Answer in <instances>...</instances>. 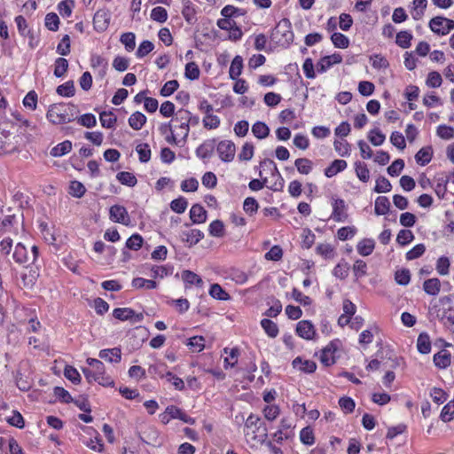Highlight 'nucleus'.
Listing matches in <instances>:
<instances>
[{
  "label": "nucleus",
  "instance_id": "f257e3e1",
  "mask_svg": "<svg viewBox=\"0 0 454 454\" xmlns=\"http://www.w3.org/2000/svg\"><path fill=\"white\" fill-rule=\"evenodd\" d=\"M77 107L73 104L51 105L46 117L53 124L69 123L77 119Z\"/></svg>",
  "mask_w": 454,
  "mask_h": 454
},
{
  "label": "nucleus",
  "instance_id": "f03ea898",
  "mask_svg": "<svg viewBox=\"0 0 454 454\" xmlns=\"http://www.w3.org/2000/svg\"><path fill=\"white\" fill-rule=\"evenodd\" d=\"M272 38L279 45H289L294 41V33L288 19L281 20L272 31Z\"/></svg>",
  "mask_w": 454,
  "mask_h": 454
},
{
  "label": "nucleus",
  "instance_id": "7ed1b4c3",
  "mask_svg": "<svg viewBox=\"0 0 454 454\" xmlns=\"http://www.w3.org/2000/svg\"><path fill=\"white\" fill-rule=\"evenodd\" d=\"M38 255V248L36 246L31 247V253L28 254L26 247L18 243L15 247L12 257L14 261L20 264L34 263Z\"/></svg>",
  "mask_w": 454,
  "mask_h": 454
},
{
  "label": "nucleus",
  "instance_id": "20e7f679",
  "mask_svg": "<svg viewBox=\"0 0 454 454\" xmlns=\"http://www.w3.org/2000/svg\"><path fill=\"white\" fill-rule=\"evenodd\" d=\"M428 25L430 29L439 35H446L454 29V20L442 16L431 19Z\"/></svg>",
  "mask_w": 454,
  "mask_h": 454
},
{
  "label": "nucleus",
  "instance_id": "39448f33",
  "mask_svg": "<svg viewBox=\"0 0 454 454\" xmlns=\"http://www.w3.org/2000/svg\"><path fill=\"white\" fill-rule=\"evenodd\" d=\"M87 363L90 366L92 367L96 377L99 378L98 384L104 387L114 385V380L109 376L106 375L105 365L100 360L95 358H88Z\"/></svg>",
  "mask_w": 454,
  "mask_h": 454
},
{
  "label": "nucleus",
  "instance_id": "423d86ee",
  "mask_svg": "<svg viewBox=\"0 0 454 454\" xmlns=\"http://www.w3.org/2000/svg\"><path fill=\"white\" fill-rule=\"evenodd\" d=\"M216 151L223 162H231L234 160L236 146L231 140H222L217 144Z\"/></svg>",
  "mask_w": 454,
  "mask_h": 454
},
{
  "label": "nucleus",
  "instance_id": "0eeeda50",
  "mask_svg": "<svg viewBox=\"0 0 454 454\" xmlns=\"http://www.w3.org/2000/svg\"><path fill=\"white\" fill-rule=\"evenodd\" d=\"M245 435L247 437V441L248 442H253V445L257 443L266 444L269 441L267 427H247Z\"/></svg>",
  "mask_w": 454,
  "mask_h": 454
},
{
  "label": "nucleus",
  "instance_id": "6e6552de",
  "mask_svg": "<svg viewBox=\"0 0 454 454\" xmlns=\"http://www.w3.org/2000/svg\"><path fill=\"white\" fill-rule=\"evenodd\" d=\"M191 119V112L188 110L181 109L177 112L176 116L173 119V121L178 122V129L180 132L178 136H181L185 139L189 135V120Z\"/></svg>",
  "mask_w": 454,
  "mask_h": 454
},
{
  "label": "nucleus",
  "instance_id": "1a4fd4ad",
  "mask_svg": "<svg viewBox=\"0 0 454 454\" xmlns=\"http://www.w3.org/2000/svg\"><path fill=\"white\" fill-rule=\"evenodd\" d=\"M110 219L114 223H119L129 226L130 224V217L127 209L121 205H114L109 210Z\"/></svg>",
  "mask_w": 454,
  "mask_h": 454
},
{
  "label": "nucleus",
  "instance_id": "9d476101",
  "mask_svg": "<svg viewBox=\"0 0 454 454\" xmlns=\"http://www.w3.org/2000/svg\"><path fill=\"white\" fill-rule=\"evenodd\" d=\"M331 218L335 222H345L348 219L347 205L342 199H333Z\"/></svg>",
  "mask_w": 454,
  "mask_h": 454
},
{
  "label": "nucleus",
  "instance_id": "9b49d317",
  "mask_svg": "<svg viewBox=\"0 0 454 454\" xmlns=\"http://www.w3.org/2000/svg\"><path fill=\"white\" fill-rule=\"evenodd\" d=\"M110 22V14L108 11L106 10H98L96 12L93 17V25L94 28L98 32L105 31L109 25Z\"/></svg>",
  "mask_w": 454,
  "mask_h": 454
},
{
  "label": "nucleus",
  "instance_id": "f8f14e48",
  "mask_svg": "<svg viewBox=\"0 0 454 454\" xmlns=\"http://www.w3.org/2000/svg\"><path fill=\"white\" fill-rule=\"evenodd\" d=\"M296 333L305 340H312L316 334V330L310 321L301 320L297 324Z\"/></svg>",
  "mask_w": 454,
  "mask_h": 454
},
{
  "label": "nucleus",
  "instance_id": "ddd939ff",
  "mask_svg": "<svg viewBox=\"0 0 454 454\" xmlns=\"http://www.w3.org/2000/svg\"><path fill=\"white\" fill-rule=\"evenodd\" d=\"M342 61V57L339 53L323 57L317 64V68L319 73L325 72L334 64H339Z\"/></svg>",
  "mask_w": 454,
  "mask_h": 454
},
{
  "label": "nucleus",
  "instance_id": "4468645a",
  "mask_svg": "<svg viewBox=\"0 0 454 454\" xmlns=\"http://www.w3.org/2000/svg\"><path fill=\"white\" fill-rule=\"evenodd\" d=\"M293 367L305 373H312L317 369V364L312 360H302L301 356L294 359Z\"/></svg>",
  "mask_w": 454,
  "mask_h": 454
},
{
  "label": "nucleus",
  "instance_id": "2eb2a0df",
  "mask_svg": "<svg viewBox=\"0 0 454 454\" xmlns=\"http://www.w3.org/2000/svg\"><path fill=\"white\" fill-rule=\"evenodd\" d=\"M337 350V347L333 342H330L325 348L322 350V354L320 356L321 363L325 366H330L335 363L334 353Z\"/></svg>",
  "mask_w": 454,
  "mask_h": 454
},
{
  "label": "nucleus",
  "instance_id": "dca6fc26",
  "mask_svg": "<svg viewBox=\"0 0 454 454\" xmlns=\"http://www.w3.org/2000/svg\"><path fill=\"white\" fill-rule=\"evenodd\" d=\"M203 238H204L203 232L197 229H193L189 231H183L181 234L182 241L188 243L189 247L196 245Z\"/></svg>",
  "mask_w": 454,
  "mask_h": 454
},
{
  "label": "nucleus",
  "instance_id": "f3484780",
  "mask_svg": "<svg viewBox=\"0 0 454 454\" xmlns=\"http://www.w3.org/2000/svg\"><path fill=\"white\" fill-rule=\"evenodd\" d=\"M215 148V139L205 141L196 150V154L201 159H207L212 155Z\"/></svg>",
  "mask_w": 454,
  "mask_h": 454
},
{
  "label": "nucleus",
  "instance_id": "a211bd4d",
  "mask_svg": "<svg viewBox=\"0 0 454 454\" xmlns=\"http://www.w3.org/2000/svg\"><path fill=\"white\" fill-rule=\"evenodd\" d=\"M98 356L110 363H119L121 358V352L118 348L102 349L100 350Z\"/></svg>",
  "mask_w": 454,
  "mask_h": 454
},
{
  "label": "nucleus",
  "instance_id": "6ab92c4d",
  "mask_svg": "<svg viewBox=\"0 0 454 454\" xmlns=\"http://www.w3.org/2000/svg\"><path fill=\"white\" fill-rule=\"evenodd\" d=\"M190 218L193 223H202L207 220V211L199 204H195L190 210Z\"/></svg>",
  "mask_w": 454,
  "mask_h": 454
},
{
  "label": "nucleus",
  "instance_id": "aec40b11",
  "mask_svg": "<svg viewBox=\"0 0 454 454\" xmlns=\"http://www.w3.org/2000/svg\"><path fill=\"white\" fill-rule=\"evenodd\" d=\"M168 414L172 419H178L183 423L194 424L195 420L175 405L168 406Z\"/></svg>",
  "mask_w": 454,
  "mask_h": 454
},
{
  "label": "nucleus",
  "instance_id": "412c9836",
  "mask_svg": "<svg viewBox=\"0 0 454 454\" xmlns=\"http://www.w3.org/2000/svg\"><path fill=\"white\" fill-rule=\"evenodd\" d=\"M434 363L441 369L447 368L451 363V356L449 351L443 349L434 356Z\"/></svg>",
  "mask_w": 454,
  "mask_h": 454
},
{
  "label": "nucleus",
  "instance_id": "4be33fe9",
  "mask_svg": "<svg viewBox=\"0 0 454 454\" xmlns=\"http://www.w3.org/2000/svg\"><path fill=\"white\" fill-rule=\"evenodd\" d=\"M182 14L189 24H193L197 20L196 11L190 0L183 1Z\"/></svg>",
  "mask_w": 454,
  "mask_h": 454
},
{
  "label": "nucleus",
  "instance_id": "5701e85b",
  "mask_svg": "<svg viewBox=\"0 0 454 454\" xmlns=\"http://www.w3.org/2000/svg\"><path fill=\"white\" fill-rule=\"evenodd\" d=\"M128 122L134 130H140L146 122V116L137 111L129 116Z\"/></svg>",
  "mask_w": 454,
  "mask_h": 454
},
{
  "label": "nucleus",
  "instance_id": "b1692460",
  "mask_svg": "<svg viewBox=\"0 0 454 454\" xmlns=\"http://www.w3.org/2000/svg\"><path fill=\"white\" fill-rule=\"evenodd\" d=\"M433 157V149L431 146L421 148L415 155L416 162L420 166L428 164Z\"/></svg>",
  "mask_w": 454,
  "mask_h": 454
},
{
  "label": "nucleus",
  "instance_id": "393cba45",
  "mask_svg": "<svg viewBox=\"0 0 454 454\" xmlns=\"http://www.w3.org/2000/svg\"><path fill=\"white\" fill-rule=\"evenodd\" d=\"M423 289L427 294L435 296L440 293L441 281L437 278L427 279L423 283Z\"/></svg>",
  "mask_w": 454,
  "mask_h": 454
},
{
  "label": "nucleus",
  "instance_id": "a878e982",
  "mask_svg": "<svg viewBox=\"0 0 454 454\" xmlns=\"http://www.w3.org/2000/svg\"><path fill=\"white\" fill-rule=\"evenodd\" d=\"M347 161L344 160H334L330 166L325 169V175L327 177H333L339 172L344 170L347 168Z\"/></svg>",
  "mask_w": 454,
  "mask_h": 454
},
{
  "label": "nucleus",
  "instance_id": "bb28decb",
  "mask_svg": "<svg viewBox=\"0 0 454 454\" xmlns=\"http://www.w3.org/2000/svg\"><path fill=\"white\" fill-rule=\"evenodd\" d=\"M390 201L386 196H379L375 200L374 212L377 215H383L389 212Z\"/></svg>",
  "mask_w": 454,
  "mask_h": 454
},
{
  "label": "nucleus",
  "instance_id": "cd10ccee",
  "mask_svg": "<svg viewBox=\"0 0 454 454\" xmlns=\"http://www.w3.org/2000/svg\"><path fill=\"white\" fill-rule=\"evenodd\" d=\"M417 348L421 354H428L431 350V340L429 335L426 333H421L417 340Z\"/></svg>",
  "mask_w": 454,
  "mask_h": 454
},
{
  "label": "nucleus",
  "instance_id": "c85d7f7f",
  "mask_svg": "<svg viewBox=\"0 0 454 454\" xmlns=\"http://www.w3.org/2000/svg\"><path fill=\"white\" fill-rule=\"evenodd\" d=\"M243 68V59L240 56H236L231 64L229 74L232 80L238 79V77L241 74Z\"/></svg>",
  "mask_w": 454,
  "mask_h": 454
},
{
  "label": "nucleus",
  "instance_id": "c756f323",
  "mask_svg": "<svg viewBox=\"0 0 454 454\" xmlns=\"http://www.w3.org/2000/svg\"><path fill=\"white\" fill-rule=\"evenodd\" d=\"M72 150V142L65 140L62 143L58 144L51 150V155L53 157H60L68 153Z\"/></svg>",
  "mask_w": 454,
  "mask_h": 454
},
{
  "label": "nucleus",
  "instance_id": "7c9ffc66",
  "mask_svg": "<svg viewBox=\"0 0 454 454\" xmlns=\"http://www.w3.org/2000/svg\"><path fill=\"white\" fill-rule=\"evenodd\" d=\"M374 246L373 239H364L357 245V252L363 256L370 255L373 252Z\"/></svg>",
  "mask_w": 454,
  "mask_h": 454
},
{
  "label": "nucleus",
  "instance_id": "2f4dec72",
  "mask_svg": "<svg viewBox=\"0 0 454 454\" xmlns=\"http://www.w3.org/2000/svg\"><path fill=\"white\" fill-rule=\"evenodd\" d=\"M113 316L121 321L132 320L135 311L130 308H117L114 309Z\"/></svg>",
  "mask_w": 454,
  "mask_h": 454
},
{
  "label": "nucleus",
  "instance_id": "473e14b6",
  "mask_svg": "<svg viewBox=\"0 0 454 454\" xmlns=\"http://www.w3.org/2000/svg\"><path fill=\"white\" fill-rule=\"evenodd\" d=\"M56 92L62 97L70 98L75 93L74 81H67L57 87Z\"/></svg>",
  "mask_w": 454,
  "mask_h": 454
},
{
  "label": "nucleus",
  "instance_id": "72a5a7b5",
  "mask_svg": "<svg viewBox=\"0 0 454 454\" xmlns=\"http://www.w3.org/2000/svg\"><path fill=\"white\" fill-rule=\"evenodd\" d=\"M252 132L257 138L263 139L269 136L270 129L264 122L256 121L252 126Z\"/></svg>",
  "mask_w": 454,
  "mask_h": 454
},
{
  "label": "nucleus",
  "instance_id": "f704fd0d",
  "mask_svg": "<svg viewBox=\"0 0 454 454\" xmlns=\"http://www.w3.org/2000/svg\"><path fill=\"white\" fill-rule=\"evenodd\" d=\"M116 178L121 184L128 185L129 187H134L137 183V177L130 172H119Z\"/></svg>",
  "mask_w": 454,
  "mask_h": 454
},
{
  "label": "nucleus",
  "instance_id": "c9c22d12",
  "mask_svg": "<svg viewBox=\"0 0 454 454\" xmlns=\"http://www.w3.org/2000/svg\"><path fill=\"white\" fill-rule=\"evenodd\" d=\"M261 325L269 337L275 338L278 334V327L272 320L264 318L261 321Z\"/></svg>",
  "mask_w": 454,
  "mask_h": 454
},
{
  "label": "nucleus",
  "instance_id": "e433bc0d",
  "mask_svg": "<svg viewBox=\"0 0 454 454\" xmlns=\"http://www.w3.org/2000/svg\"><path fill=\"white\" fill-rule=\"evenodd\" d=\"M11 414H5L1 421L7 422L10 426H24V419L19 411H12Z\"/></svg>",
  "mask_w": 454,
  "mask_h": 454
},
{
  "label": "nucleus",
  "instance_id": "4c0bfd02",
  "mask_svg": "<svg viewBox=\"0 0 454 454\" xmlns=\"http://www.w3.org/2000/svg\"><path fill=\"white\" fill-rule=\"evenodd\" d=\"M11 414H5L1 421L7 422L10 426H24V419L19 411H12Z\"/></svg>",
  "mask_w": 454,
  "mask_h": 454
},
{
  "label": "nucleus",
  "instance_id": "58836bf2",
  "mask_svg": "<svg viewBox=\"0 0 454 454\" xmlns=\"http://www.w3.org/2000/svg\"><path fill=\"white\" fill-rule=\"evenodd\" d=\"M68 69V61L64 58H58L54 63V75L58 78L63 77Z\"/></svg>",
  "mask_w": 454,
  "mask_h": 454
},
{
  "label": "nucleus",
  "instance_id": "ea45409f",
  "mask_svg": "<svg viewBox=\"0 0 454 454\" xmlns=\"http://www.w3.org/2000/svg\"><path fill=\"white\" fill-rule=\"evenodd\" d=\"M412 35L408 31H401L396 35V44L403 48L407 49L411 46Z\"/></svg>",
  "mask_w": 454,
  "mask_h": 454
},
{
  "label": "nucleus",
  "instance_id": "a19ab883",
  "mask_svg": "<svg viewBox=\"0 0 454 454\" xmlns=\"http://www.w3.org/2000/svg\"><path fill=\"white\" fill-rule=\"evenodd\" d=\"M209 294L217 300L227 301L230 299L228 293L219 284H213L210 286Z\"/></svg>",
  "mask_w": 454,
  "mask_h": 454
},
{
  "label": "nucleus",
  "instance_id": "79ce46f5",
  "mask_svg": "<svg viewBox=\"0 0 454 454\" xmlns=\"http://www.w3.org/2000/svg\"><path fill=\"white\" fill-rule=\"evenodd\" d=\"M299 173L308 175L312 170L313 163L307 158H299L294 162Z\"/></svg>",
  "mask_w": 454,
  "mask_h": 454
},
{
  "label": "nucleus",
  "instance_id": "37998d69",
  "mask_svg": "<svg viewBox=\"0 0 454 454\" xmlns=\"http://www.w3.org/2000/svg\"><path fill=\"white\" fill-rule=\"evenodd\" d=\"M182 278L185 283L190 285L201 286L203 284L201 278L191 270H184L182 273Z\"/></svg>",
  "mask_w": 454,
  "mask_h": 454
},
{
  "label": "nucleus",
  "instance_id": "c03bdc74",
  "mask_svg": "<svg viewBox=\"0 0 454 454\" xmlns=\"http://www.w3.org/2000/svg\"><path fill=\"white\" fill-rule=\"evenodd\" d=\"M413 12L412 17L414 20H418L422 18L424 15V12L427 6V0H414L413 1Z\"/></svg>",
  "mask_w": 454,
  "mask_h": 454
},
{
  "label": "nucleus",
  "instance_id": "a18cd8bd",
  "mask_svg": "<svg viewBox=\"0 0 454 454\" xmlns=\"http://www.w3.org/2000/svg\"><path fill=\"white\" fill-rule=\"evenodd\" d=\"M101 125L105 128L111 129L117 121L116 116L112 112H102L99 114Z\"/></svg>",
  "mask_w": 454,
  "mask_h": 454
},
{
  "label": "nucleus",
  "instance_id": "49530a36",
  "mask_svg": "<svg viewBox=\"0 0 454 454\" xmlns=\"http://www.w3.org/2000/svg\"><path fill=\"white\" fill-rule=\"evenodd\" d=\"M247 13L244 9L234 7L233 5H226L221 11V15L225 18H232L243 16Z\"/></svg>",
  "mask_w": 454,
  "mask_h": 454
},
{
  "label": "nucleus",
  "instance_id": "de8ad7c7",
  "mask_svg": "<svg viewBox=\"0 0 454 454\" xmlns=\"http://www.w3.org/2000/svg\"><path fill=\"white\" fill-rule=\"evenodd\" d=\"M331 40L334 46L337 48L346 49L349 45L348 38L341 33H333L331 36Z\"/></svg>",
  "mask_w": 454,
  "mask_h": 454
},
{
  "label": "nucleus",
  "instance_id": "09e8293b",
  "mask_svg": "<svg viewBox=\"0 0 454 454\" xmlns=\"http://www.w3.org/2000/svg\"><path fill=\"white\" fill-rule=\"evenodd\" d=\"M370 60L372 62V67L378 70L387 69L389 67L387 59L380 54L371 56Z\"/></svg>",
  "mask_w": 454,
  "mask_h": 454
},
{
  "label": "nucleus",
  "instance_id": "8fccbe9b",
  "mask_svg": "<svg viewBox=\"0 0 454 454\" xmlns=\"http://www.w3.org/2000/svg\"><path fill=\"white\" fill-rule=\"evenodd\" d=\"M209 234L213 237L221 238L224 235V225L220 220H215L209 224Z\"/></svg>",
  "mask_w": 454,
  "mask_h": 454
},
{
  "label": "nucleus",
  "instance_id": "3c124183",
  "mask_svg": "<svg viewBox=\"0 0 454 454\" xmlns=\"http://www.w3.org/2000/svg\"><path fill=\"white\" fill-rule=\"evenodd\" d=\"M132 286L137 289L146 288L154 289L157 286V283L154 280L145 279L143 278H135L132 280Z\"/></svg>",
  "mask_w": 454,
  "mask_h": 454
},
{
  "label": "nucleus",
  "instance_id": "603ef678",
  "mask_svg": "<svg viewBox=\"0 0 454 454\" xmlns=\"http://www.w3.org/2000/svg\"><path fill=\"white\" fill-rule=\"evenodd\" d=\"M74 5V0H63L58 4V11L62 17H70Z\"/></svg>",
  "mask_w": 454,
  "mask_h": 454
},
{
  "label": "nucleus",
  "instance_id": "864d4df0",
  "mask_svg": "<svg viewBox=\"0 0 454 454\" xmlns=\"http://www.w3.org/2000/svg\"><path fill=\"white\" fill-rule=\"evenodd\" d=\"M200 68L195 62H189L185 65L184 75L189 80H197L200 77Z\"/></svg>",
  "mask_w": 454,
  "mask_h": 454
},
{
  "label": "nucleus",
  "instance_id": "5fc2aeb1",
  "mask_svg": "<svg viewBox=\"0 0 454 454\" xmlns=\"http://www.w3.org/2000/svg\"><path fill=\"white\" fill-rule=\"evenodd\" d=\"M253 156H254V145H253V144H251L249 142H246L243 145L242 149L238 155L239 160L241 161H247V160H250L253 158Z\"/></svg>",
  "mask_w": 454,
  "mask_h": 454
},
{
  "label": "nucleus",
  "instance_id": "6e6d98bb",
  "mask_svg": "<svg viewBox=\"0 0 454 454\" xmlns=\"http://www.w3.org/2000/svg\"><path fill=\"white\" fill-rule=\"evenodd\" d=\"M141 162H148L151 159V149L148 144H139L136 147Z\"/></svg>",
  "mask_w": 454,
  "mask_h": 454
},
{
  "label": "nucleus",
  "instance_id": "4d7b16f0",
  "mask_svg": "<svg viewBox=\"0 0 454 454\" xmlns=\"http://www.w3.org/2000/svg\"><path fill=\"white\" fill-rule=\"evenodd\" d=\"M356 174L362 182H367L370 178V171L365 163L357 161L355 164Z\"/></svg>",
  "mask_w": 454,
  "mask_h": 454
},
{
  "label": "nucleus",
  "instance_id": "13d9d810",
  "mask_svg": "<svg viewBox=\"0 0 454 454\" xmlns=\"http://www.w3.org/2000/svg\"><path fill=\"white\" fill-rule=\"evenodd\" d=\"M301 442L305 445H312L315 442L314 433L312 427H302L300 432Z\"/></svg>",
  "mask_w": 454,
  "mask_h": 454
},
{
  "label": "nucleus",
  "instance_id": "bf43d9fd",
  "mask_svg": "<svg viewBox=\"0 0 454 454\" xmlns=\"http://www.w3.org/2000/svg\"><path fill=\"white\" fill-rule=\"evenodd\" d=\"M454 417V400L445 404L441 412V419L444 423L450 422Z\"/></svg>",
  "mask_w": 454,
  "mask_h": 454
},
{
  "label": "nucleus",
  "instance_id": "052dcab7",
  "mask_svg": "<svg viewBox=\"0 0 454 454\" xmlns=\"http://www.w3.org/2000/svg\"><path fill=\"white\" fill-rule=\"evenodd\" d=\"M368 139L373 145L379 146L384 143L386 137L379 129H373L370 131Z\"/></svg>",
  "mask_w": 454,
  "mask_h": 454
},
{
  "label": "nucleus",
  "instance_id": "680f3d73",
  "mask_svg": "<svg viewBox=\"0 0 454 454\" xmlns=\"http://www.w3.org/2000/svg\"><path fill=\"white\" fill-rule=\"evenodd\" d=\"M450 266V260L446 256H441L436 262V270L441 276H446L449 274Z\"/></svg>",
  "mask_w": 454,
  "mask_h": 454
},
{
  "label": "nucleus",
  "instance_id": "e2e57ef3",
  "mask_svg": "<svg viewBox=\"0 0 454 454\" xmlns=\"http://www.w3.org/2000/svg\"><path fill=\"white\" fill-rule=\"evenodd\" d=\"M69 189V193L75 198H82L86 192L85 186L79 181H72Z\"/></svg>",
  "mask_w": 454,
  "mask_h": 454
},
{
  "label": "nucleus",
  "instance_id": "0e129e2a",
  "mask_svg": "<svg viewBox=\"0 0 454 454\" xmlns=\"http://www.w3.org/2000/svg\"><path fill=\"white\" fill-rule=\"evenodd\" d=\"M135 40H136V36H135V34L132 32L123 33L120 38L121 43L125 45V48L128 51L134 50V48L136 46Z\"/></svg>",
  "mask_w": 454,
  "mask_h": 454
},
{
  "label": "nucleus",
  "instance_id": "69168bd1",
  "mask_svg": "<svg viewBox=\"0 0 454 454\" xmlns=\"http://www.w3.org/2000/svg\"><path fill=\"white\" fill-rule=\"evenodd\" d=\"M187 346L193 351L200 352L205 348V339L202 336H193L188 339Z\"/></svg>",
  "mask_w": 454,
  "mask_h": 454
},
{
  "label": "nucleus",
  "instance_id": "338daca9",
  "mask_svg": "<svg viewBox=\"0 0 454 454\" xmlns=\"http://www.w3.org/2000/svg\"><path fill=\"white\" fill-rule=\"evenodd\" d=\"M151 19L157 22L163 23L168 19V12L165 8L157 6L152 10Z\"/></svg>",
  "mask_w": 454,
  "mask_h": 454
},
{
  "label": "nucleus",
  "instance_id": "774afa93",
  "mask_svg": "<svg viewBox=\"0 0 454 454\" xmlns=\"http://www.w3.org/2000/svg\"><path fill=\"white\" fill-rule=\"evenodd\" d=\"M392 185L390 182L384 176H380L376 181L374 192L378 193L388 192L391 191Z\"/></svg>",
  "mask_w": 454,
  "mask_h": 454
}]
</instances>
